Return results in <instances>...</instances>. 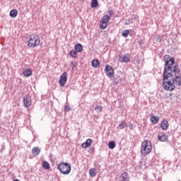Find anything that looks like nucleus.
I'll return each mask as SVG.
<instances>
[{
  "mask_svg": "<svg viewBox=\"0 0 181 181\" xmlns=\"http://www.w3.org/2000/svg\"><path fill=\"white\" fill-rule=\"evenodd\" d=\"M165 62L164 71L163 74V87L167 91H173L176 86H181V73L179 65L175 64V58L169 55L163 57ZM172 66H173L172 67Z\"/></svg>",
  "mask_w": 181,
  "mask_h": 181,
  "instance_id": "obj_1",
  "label": "nucleus"
},
{
  "mask_svg": "<svg viewBox=\"0 0 181 181\" xmlns=\"http://www.w3.org/2000/svg\"><path fill=\"white\" fill-rule=\"evenodd\" d=\"M28 47H37L40 45V37L36 34H32L28 36Z\"/></svg>",
  "mask_w": 181,
  "mask_h": 181,
  "instance_id": "obj_2",
  "label": "nucleus"
},
{
  "mask_svg": "<svg viewBox=\"0 0 181 181\" xmlns=\"http://www.w3.org/2000/svg\"><path fill=\"white\" fill-rule=\"evenodd\" d=\"M152 151V143L149 140H146L142 142L141 147V153L142 155H148Z\"/></svg>",
  "mask_w": 181,
  "mask_h": 181,
  "instance_id": "obj_3",
  "label": "nucleus"
},
{
  "mask_svg": "<svg viewBox=\"0 0 181 181\" xmlns=\"http://www.w3.org/2000/svg\"><path fill=\"white\" fill-rule=\"evenodd\" d=\"M57 169L62 175H69L71 172V165L69 163H60L57 165Z\"/></svg>",
  "mask_w": 181,
  "mask_h": 181,
  "instance_id": "obj_4",
  "label": "nucleus"
},
{
  "mask_svg": "<svg viewBox=\"0 0 181 181\" xmlns=\"http://www.w3.org/2000/svg\"><path fill=\"white\" fill-rule=\"evenodd\" d=\"M110 23V16L108 15H105L103 16V18L100 20V29H107L108 25Z\"/></svg>",
  "mask_w": 181,
  "mask_h": 181,
  "instance_id": "obj_5",
  "label": "nucleus"
},
{
  "mask_svg": "<svg viewBox=\"0 0 181 181\" xmlns=\"http://www.w3.org/2000/svg\"><path fill=\"white\" fill-rule=\"evenodd\" d=\"M67 83V72H64L59 78V84L64 87Z\"/></svg>",
  "mask_w": 181,
  "mask_h": 181,
  "instance_id": "obj_6",
  "label": "nucleus"
},
{
  "mask_svg": "<svg viewBox=\"0 0 181 181\" xmlns=\"http://www.w3.org/2000/svg\"><path fill=\"white\" fill-rule=\"evenodd\" d=\"M23 101L24 107H25V108H29V107L32 105V98H30V96L28 95L23 97Z\"/></svg>",
  "mask_w": 181,
  "mask_h": 181,
  "instance_id": "obj_7",
  "label": "nucleus"
},
{
  "mask_svg": "<svg viewBox=\"0 0 181 181\" xmlns=\"http://www.w3.org/2000/svg\"><path fill=\"white\" fill-rule=\"evenodd\" d=\"M105 73L107 76V77H114V69H112V66L110 65H106L105 66Z\"/></svg>",
  "mask_w": 181,
  "mask_h": 181,
  "instance_id": "obj_8",
  "label": "nucleus"
},
{
  "mask_svg": "<svg viewBox=\"0 0 181 181\" xmlns=\"http://www.w3.org/2000/svg\"><path fill=\"white\" fill-rule=\"evenodd\" d=\"M120 62L128 63L131 60V55L129 54H126L123 57H119Z\"/></svg>",
  "mask_w": 181,
  "mask_h": 181,
  "instance_id": "obj_9",
  "label": "nucleus"
},
{
  "mask_svg": "<svg viewBox=\"0 0 181 181\" xmlns=\"http://www.w3.org/2000/svg\"><path fill=\"white\" fill-rule=\"evenodd\" d=\"M119 181H129V175H128V173H123L120 175Z\"/></svg>",
  "mask_w": 181,
  "mask_h": 181,
  "instance_id": "obj_10",
  "label": "nucleus"
},
{
  "mask_svg": "<svg viewBox=\"0 0 181 181\" xmlns=\"http://www.w3.org/2000/svg\"><path fill=\"white\" fill-rule=\"evenodd\" d=\"M160 127H161L162 129H163V131H166V129H168V128H169V122L167 120L163 119L161 122Z\"/></svg>",
  "mask_w": 181,
  "mask_h": 181,
  "instance_id": "obj_11",
  "label": "nucleus"
},
{
  "mask_svg": "<svg viewBox=\"0 0 181 181\" xmlns=\"http://www.w3.org/2000/svg\"><path fill=\"white\" fill-rule=\"evenodd\" d=\"M158 141H160L161 142H165V141L168 139V136L163 133H159L158 135Z\"/></svg>",
  "mask_w": 181,
  "mask_h": 181,
  "instance_id": "obj_12",
  "label": "nucleus"
},
{
  "mask_svg": "<svg viewBox=\"0 0 181 181\" xmlns=\"http://www.w3.org/2000/svg\"><path fill=\"white\" fill-rule=\"evenodd\" d=\"M32 69H25L23 71V74L25 77H30L32 76Z\"/></svg>",
  "mask_w": 181,
  "mask_h": 181,
  "instance_id": "obj_13",
  "label": "nucleus"
},
{
  "mask_svg": "<svg viewBox=\"0 0 181 181\" xmlns=\"http://www.w3.org/2000/svg\"><path fill=\"white\" fill-rule=\"evenodd\" d=\"M91 144H93V140L88 139L85 143L82 144V148H89V146H91Z\"/></svg>",
  "mask_w": 181,
  "mask_h": 181,
  "instance_id": "obj_14",
  "label": "nucleus"
},
{
  "mask_svg": "<svg viewBox=\"0 0 181 181\" xmlns=\"http://www.w3.org/2000/svg\"><path fill=\"white\" fill-rule=\"evenodd\" d=\"M151 122L153 124H158L159 122V117L158 116L153 115V114L151 115Z\"/></svg>",
  "mask_w": 181,
  "mask_h": 181,
  "instance_id": "obj_15",
  "label": "nucleus"
},
{
  "mask_svg": "<svg viewBox=\"0 0 181 181\" xmlns=\"http://www.w3.org/2000/svg\"><path fill=\"white\" fill-rule=\"evenodd\" d=\"M32 153L35 156H37V155H39V153H40V149H39L38 147H34L32 150Z\"/></svg>",
  "mask_w": 181,
  "mask_h": 181,
  "instance_id": "obj_16",
  "label": "nucleus"
},
{
  "mask_svg": "<svg viewBox=\"0 0 181 181\" xmlns=\"http://www.w3.org/2000/svg\"><path fill=\"white\" fill-rule=\"evenodd\" d=\"M89 174L91 177H94L95 176H97V169L95 168H91L89 170Z\"/></svg>",
  "mask_w": 181,
  "mask_h": 181,
  "instance_id": "obj_17",
  "label": "nucleus"
},
{
  "mask_svg": "<svg viewBox=\"0 0 181 181\" xmlns=\"http://www.w3.org/2000/svg\"><path fill=\"white\" fill-rule=\"evenodd\" d=\"M91 64L95 69H97L100 66V61L98 59H93L91 62Z\"/></svg>",
  "mask_w": 181,
  "mask_h": 181,
  "instance_id": "obj_18",
  "label": "nucleus"
},
{
  "mask_svg": "<svg viewBox=\"0 0 181 181\" xmlns=\"http://www.w3.org/2000/svg\"><path fill=\"white\" fill-rule=\"evenodd\" d=\"M75 50L78 53L83 52V45L81 44H77L75 45Z\"/></svg>",
  "mask_w": 181,
  "mask_h": 181,
  "instance_id": "obj_19",
  "label": "nucleus"
},
{
  "mask_svg": "<svg viewBox=\"0 0 181 181\" xmlns=\"http://www.w3.org/2000/svg\"><path fill=\"white\" fill-rule=\"evenodd\" d=\"M10 16L11 18H15L16 16H18V10L13 9L10 11Z\"/></svg>",
  "mask_w": 181,
  "mask_h": 181,
  "instance_id": "obj_20",
  "label": "nucleus"
},
{
  "mask_svg": "<svg viewBox=\"0 0 181 181\" xmlns=\"http://www.w3.org/2000/svg\"><path fill=\"white\" fill-rule=\"evenodd\" d=\"M69 54L71 57H72L74 59H77V51L72 49L70 51Z\"/></svg>",
  "mask_w": 181,
  "mask_h": 181,
  "instance_id": "obj_21",
  "label": "nucleus"
},
{
  "mask_svg": "<svg viewBox=\"0 0 181 181\" xmlns=\"http://www.w3.org/2000/svg\"><path fill=\"white\" fill-rule=\"evenodd\" d=\"M42 167L44 169L49 170L50 169V164L47 161H44L42 163Z\"/></svg>",
  "mask_w": 181,
  "mask_h": 181,
  "instance_id": "obj_22",
  "label": "nucleus"
},
{
  "mask_svg": "<svg viewBox=\"0 0 181 181\" xmlns=\"http://www.w3.org/2000/svg\"><path fill=\"white\" fill-rule=\"evenodd\" d=\"M98 6V0H92L91 8H97Z\"/></svg>",
  "mask_w": 181,
  "mask_h": 181,
  "instance_id": "obj_23",
  "label": "nucleus"
},
{
  "mask_svg": "<svg viewBox=\"0 0 181 181\" xmlns=\"http://www.w3.org/2000/svg\"><path fill=\"white\" fill-rule=\"evenodd\" d=\"M128 35H129V30H124L122 36L123 37H128Z\"/></svg>",
  "mask_w": 181,
  "mask_h": 181,
  "instance_id": "obj_24",
  "label": "nucleus"
},
{
  "mask_svg": "<svg viewBox=\"0 0 181 181\" xmlns=\"http://www.w3.org/2000/svg\"><path fill=\"white\" fill-rule=\"evenodd\" d=\"M119 129H124V128H127V122H122V123L119 124Z\"/></svg>",
  "mask_w": 181,
  "mask_h": 181,
  "instance_id": "obj_25",
  "label": "nucleus"
},
{
  "mask_svg": "<svg viewBox=\"0 0 181 181\" xmlns=\"http://www.w3.org/2000/svg\"><path fill=\"white\" fill-rule=\"evenodd\" d=\"M95 111H96V112H101L103 111V107L100 105L95 106Z\"/></svg>",
  "mask_w": 181,
  "mask_h": 181,
  "instance_id": "obj_26",
  "label": "nucleus"
},
{
  "mask_svg": "<svg viewBox=\"0 0 181 181\" xmlns=\"http://www.w3.org/2000/svg\"><path fill=\"white\" fill-rule=\"evenodd\" d=\"M109 148L110 149H114V148H115V141H110L109 142Z\"/></svg>",
  "mask_w": 181,
  "mask_h": 181,
  "instance_id": "obj_27",
  "label": "nucleus"
},
{
  "mask_svg": "<svg viewBox=\"0 0 181 181\" xmlns=\"http://www.w3.org/2000/svg\"><path fill=\"white\" fill-rule=\"evenodd\" d=\"M69 66L72 67V69H74V67H76V62H74V61L71 62V64H69Z\"/></svg>",
  "mask_w": 181,
  "mask_h": 181,
  "instance_id": "obj_28",
  "label": "nucleus"
},
{
  "mask_svg": "<svg viewBox=\"0 0 181 181\" xmlns=\"http://www.w3.org/2000/svg\"><path fill=\"white\" fill-rule=\"evenodd\" d=\"M64 111H65L66 112H69V111H70V106H69V105H66V106L64 107Z\"/></svg>",
  "mask_w": 181,
  "mask_h": 181,
  "instance_id": "obj_29",
  "label": "nucleus"
},
{
  "mask_svg": "<svg viewBox=\"0 0 181 181\" xmlns=\"http://www.w3.org/2000/svg\"><path fill=\"white\" fill-rule=\"evenodd\" d=\"M108 13H109V16H110V18H111L112 16V15H114V11H112V10H110L109 11H108Z\"/></svg>",
  "mask_w": 181,
  "mask_h": 181,
  "instance_id": "obj_30",
  "label": "nucleus"
},
{
  "mask_svg": "<svg viewBox=\"0 0 181 181\" xmlns=\"http://www.w3.org/2000/svg\"><path fill=\"white\" fill-rule=\"evenodd\" d=\"M156 42H162V37L160 35H157Z\"/></svg>",
  "mask_w": 181,
  "mask_h": 181,
  "instance_id": "obj_31",
  "label": "nucleus"
},
{
  "mask_svg": "<svg viewBox=\"0 0 181 181\" xmlns=\"http://www.w3.org/2000/svg\"><path fill=\"white\" fill-rule=\"evenodd\" d=\"M131 23V21L129 19L125 21V25H129Z\"/></svg>",
  "mask_w": 181,
  "mask_h": 181,
  "instance_id": "obj_32",
  "label": "nucleus"
},
{
  "mask_svg": "<svg viewBox=\"0 0 181 181\" xmlns=\"http://www.w3.org/2000/svg\"><path fill=\"white\" fill-rule=\"evenodd\" d=\"M129 128H130V129H133L134 124H129Z\"/></svg>",
  "mask_w": 181,
  "mask_h": 181,
  "instance_id": "obj_33",
  "label": "nucleus"
},
{
  "mask_svg": "<svg viewBox=\"0 0 181 181\" xmlns=\"http://www.w3.org/2000/svg\"><path fill=\"white\" fill-rule=\"evenodd\" d=\"M13 181H20L19 180H18V179H16V180H14Z\"/></svg>",
  "mask_w": 181,
  "mask_h": 181,
  "instance_id": "obj_34",
  "label": "nucleus"
}]
</instances>
